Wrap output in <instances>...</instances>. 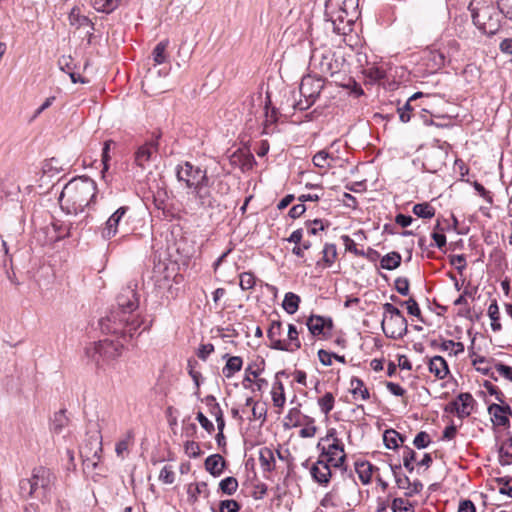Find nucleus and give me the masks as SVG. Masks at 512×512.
I'll return each instance as SVG.
<instances>
[{"label": "nucleus", "instance_id": "43", "mask_svg": "<svg viewBox=\"0 0 512 512\" xmlns=\"http://www.w3.org/2000/svg\"><path fill=\"white\" fill-rule=\"evenodd\" d=\"M440 349L442 351L451 350V354L458 355L464 352V344L462 342H455L453 340H443L440 344Z\"/></svg>", "mask_w": 512, "mask_h": 512}, {"label": "nucleus", "instance_id": "58", "mask_svg": "<svg viewBox=\"0 0 512 512\" xmlns=\"http://www.w3.org/2000/svg\"><path fill=\"white\" fill-rule=\"evenodd\" d=\"M185 453L191 458H197L201 455V449L197 442L187 441L184 444Z\"/></svg>", "mask_w": 512, "mask_h": 512}, {"label": "nucleus", "instance_id": "62", "mask_svg": "<svg viewBox=\"0 0 512 512\" xmlns=\"http://www.w3.org/2000/svg\"><path fill=\"white\" fill-rule=\"evenodd\" d=\"M67 423V418L64 414V411L61 410L60 412L55 414L54 420H53V429L56 433H60L63 429V427Z\"/></svg>", "mask_w": 512, "mask_h": 512}, {"label": "nucleus", "instance_id": "7", "mask_svg": "<svg viewBox=\"0 0 512 512\" xmlns=\"http://www.w3.org/2000/svg\"><path fill=\"white\" fill-rule=\"evenodd\" d=\"M317 447H321L319 458L327 461L328 464L335 468L344 466L346 453L342 441L337 437L335 428L327 430L326 435L320 439Z\"/></svg>", "mask_w": 512, "mask_h": 512}, {"label": "nucleus", "instance_id": "48", "mask_svg": "<svg viewBox=\"0 0 512 512\" xmlns=\"http://www.w3.org/2000/svg\"><path fill=\"white\" fill-rule=\"evenodd\" d=\"M114 144L115 143H114L113 140H107V141L104 142V146H103V149H102L103 169L101 171L103 176L105 175V172H107L108 169H109V161L111 160L110 147H111V145H114Z\"/></svg>", "mask_w": 512, "mask_h": 512}, {"label": "nucleus", "instance_id": "31", "mask_svg": "<svg viewBox=\"0 0 512 512\" xmlns=\"http://www.w3.org/2000/svg\"><path fill=\"white\" fill-rule=\"evenodd\" d=\"M499 462L502 466L512 464V436L506 439L500 446Z\"/></svg>", "mask_w": 512, "mask_h": 512}, {"label": "nucleus", "instance_id": "35", "mask_svg": "<svg viewBox=\"0 0 512 512\" xmlns=\"http://www.w3.org/2000/svg\"><path fill=\"white\" fill-rule=\"evenodd\" d=\"M412 211L417 217L423 219H431L435 216V208L428 202L415 204Z\"/></svg>", "mask_w": 512, "mask_h": 512}, {"label": "nucleus", "instance_id": "11", "mask_svg": "<svg viewBox=\"0 0 512 512\" xmlns=\"http://www.w3.org/2000/svg\"><path fill=\"white\" fill-rule=\"evenodd\" d=\"M160 135L153 137L140 145L134 153V163L142 170L146 169L158 151Z\"/></svg>", "mask_w": 512, "mask_h": 512}, {"label": "nucleus", "instance_id": "14", "mask_svg": "<svg viewBox=\"0 0 512 512\" xmlns=\"http://www.w3.org/2000/svg\"><path fill=\"white\" fill-rule=\"evenodd\" d=\"M282 323L280 320H272L267 330V338L270 341L269 347L274 350H291L285 340L281 339Z\"/></svg>", "mask_w": 512, "mask_h": 512}, {"label": "nucleus", "instance_id": "13", "mask_svg": "<svg viewBox=\"0 0 512 512\" xmlns=\"http://www.w3.org/2000/svg\"><path fill=\"white\" fill-rule=\"evenodd\" d=\"M128 210V206H121L107 219L101 229V236L103 239L109 240L117 234L119 224Z\"/></svg>", "mask_w": 512, "mask_h": 512}, {"label": "nucleus", "instance_id": "26", "mask_svg": "<svg viewBox=\"0 0 512 512\" xmlns=\"http://www.w3.org/2000/svg\"><path fill=\"white\" fill-rule=\"evenodd\" d=\"M350 392L355 399L360 397L362 400H368L370 398L369 390L365 387L363 380L358 377L351 378Z\"/></svg>", "mask_w": 512, "mask_h": 512}, {"label": "nucleus", "instance_id": "52", "mask_svg": "<svg viewBox=\"0 0 512 512\" xmlns=\"http://www.w3.org/2000/svg\"><path fill=\"white\" fill-rule=\"evenodd\" d=\"M504 18L512 22V0H495Z\"/></svg>", "mask_w": 512, "mask_h": 512}, {"label": "nucleus", "instance_id": "24", "mask_svg": "<svg viewBox=\"0 0 512 512\" xmlns=\"http://www.w3.org/2000/svg\"><path fill=\"white\" fill-rule=\"evenodd\" d=\"M224 358H227V362L222 369V373L224 377L231 378L236 372L241 370L243 360L239 356H229L228 354H225Z\"/></svg>", "mask_w": 512, "mask_h": 512}, {"label": "nucleus", "instance_id": "27", "mask_svg": "<svg viewBox=\"0 0 512 512\" xmlns=\"http://www.w3.org/2000/svg\"><path fill=\"white\" fill-rule=\"evenodd\" d=\"M69 23L72 26H75L76 28H80L82 26H90L91 29H94V24L92 21L85 15H82L80 13V9L77 7H74L69 15H68Z\"/></svg>", "mask_w": 512, "mask_h": 512}, {"label": "nucleus", "instance_id": "19", "mask_svg": "<svg viewBox=\"0 0 512 512\" xmlns=\"http://www.w3.org/2000/svg\"><path fill=\"white\" fill-rule=\"evenodd\" d=\"M342 159L343 156L335 155L334 151L321 150L313 156L312 162L316 167L326 169L332 166V162Z\"/></svg>", "mask_w": 512, "mask_h": 512}, {"label": "nucleus", "instance_id": "12", "mask_svg": "<svg viewBox=\"0 0 512 512\" xmlns=\"http://www.w3.org/2000/svg\"><path fill=\"white\" fill-rule=\"evenodd\" d=\"M383 332L391 339H402L408 333L406 318H383L381 322Z\"/></svg>", "mask_w": 512, "mask_h": 512}, {"label": "nucleus", "instance_id": "1", "mask_svg": "<svg viewBox=\"0 0 512 512\" xmlns=\"http://www.w3.org/2000/svg\"><path fill=\"white\" fill-rule=\"evenodd\" d=\"M136 290L137 283L130 282L118 294L116 306L106 317L100 319L101 331L115 335L123 342L104 339L88 347L86 349L88 357L97 364L100 361L108 362L118 358L124 348V342L132 339L142 325V320L134 314L139 307V296Z\"/></svg>", "mask_w": 512, "mask_h": 512}, {"label": "nucleus", "instance_id": "50", "mask_svg": "<svg viewBox=\"0 0 512 512\" xmlns=\"http://www.w3.org/2000/svg\"><path fill=\"white\" fill-rule=\"evenodd\" d=\"M206 405L209 407V412L211 415L215 417L223 416V412L221 410L220 405L216 402V398L213 395H208L205 397Z\"/></svg>", "mask_w": 512, "mask_h": 512}, {"label": "nucleus", "instance_id": "40", "mask_svg": "<svg viewBox=\"0 0 512 512\" xmlns=\"http://www.w3.org/2000/svg\"><path fill=\"white\" fill-rule=\"evenodd\" d=\"M490 361H494V359L488 360L484 356H476L475 358L472 359V365L475 366L476 370L478 372H480L481 374L489 376L493 380L497 381V377L494 376V373L491 371L490 367H488V366H485V367L477 366V365H480V364L488 363Z\"/></svg>", "mask_w": 512, "mask_h": 512}, {"label": "nucleus", "instance_id": "17", "mask_svg": "<svg viewBox=\"0 0 512 512\" xmlns=\"http://www.w3.org/2000/svg\"><path fill=\"white\" fill-rule=\"evenodd\" d=\"M421 60L426 66V70L429 73H434L445 65L446 56L440 50H427L423 53Z\"/></svg>", "mask_w": 512, "mask_h": 512}, {"label": "nucleus", "instance_id": "9", "mask_svg": "<svg viewBox=\"0 0 512 512\" xmlns=\"http://www.w3.org/2000/svg\"><path fill=\"white\" fill-rule=\"evenodd\" d=\"M190 195L191 196L188 200L191 204V209L208 211L214 210L220 205L217 198L212 193L209 180L206 183H202L197 188L191 190Z\"/></svg>", "mask_w": 512, "mask_h": 512}, {"label": "nucleus", "instance_id": "47", "mask_svg": "<svg viewBox=\"0 0 512 512\" xmlns=\"http://www.w3.org/2000/svg\"><path fill=\"white\" fill-rule=\"evenodd\" d=\"M240 287L242 290H250L256 284V277L252 272H243L239 275Z\"/></svg>", "mask_w": 512, "mask_h": 512}, {"label": "nucleus", "instance_id": "63", "mask_svg": "<svg viewBox=\"0 0 512 512\" xmlns=\"http://www.w3.org/2000/svg\"><path fill=\"white\" fill-rule=\"evenodd\" d=\"M159 479L165 484H172L175 480V473L170 466H164L160 471Z\"/></svg>", "mask_w": 512, "mask_h": 512}, {"label": "nucleus", "instance_id": "49", "mask_svg": "<svg viewBox=\"0 0 512 512\" xmlns=\"http://www.w3.org/2000/svg\"><path fill=\"white\" fill-rule=\"evenodd\" d=\"M488 413L493 417L492 420L494 424L502 427H508L510 425L508 416L496 412V410H492V404L488 406Z\"/></svg>", "mask_w": 512, "mask_h": 512}, {"label": "nucleus", "instance_id": "32", "mask_svg": "<svg viewBox=\"0 0 512 512\" xmlns=\"http://www.w3.org/2000/svg\"><path fill=\"white\" fill-rule=\"evenodd\" d=\"M401 261L402 257L400 253L393 251L381 258L380 266L386 270H394L400 266Z\"/></svg>", "mask_w": 512, "mask_h": 512}, {"label": "nucleus", "instance_id": "28", "mask_svg": "<svg viewBox=\"0 0 512 512\" xmlns=\"http://www.w3.org/2000/svg\"><path fill=\"white\" fill-rule=\"evenodd\" d=\"M300 406L301 404H298V406L293 407L288 411L283 424L285 428L298 427L302 424L303 414L301 413Z\"/></svg>", "mask_w": 512, "mask_h": 512}, {"label": "nucleus", "instance_id": "59", "mask_svg": "<svg viewBox=\"0 0 512 512\" xmlns=\"http://www.w3.org/2000/svg\"><path fill=\"white\" fill-rule=\"evenodd\" d=\"M305 225L308 228V233L310 235H316L318 231H323L325 229V225L321 219L308 220Z\"/></svg>", "mask_w": 512, "mask_h": 512}, {"label": "nucleus", "instance_id": "4", "mask_svg": "<svg viewBox=\"0 0 512 512\" xmlns=\"http://www.w3.org/2000/svg\"><path fill=\"white\" fill-rule=\"evenodd\" d=\"M55 481L54 473L44 466L33 468L31 476L23 478L18 484V494L21 499L45 500Z\"/></svg>", "mask_w": 512, "mask_h": 512}, {"label": "nucleus", "instance_id": "22", "mask_svg": "<svg viewBox=\"0 0 512 512\" xmlns=\"http://www.w3.org/2000/svg\"><path fill=\"white\" fill-rule=\"evenodd\" d=\"M378 470V468L374 467L368 461H356L355 462V471L358 474V477L362 484L367 485L371 482L373 472Z\"/></svg>", "mask_w": 512, "mask_h": 512}, {"label": "nucleus", "instance_id": "55", "mask_svg": "<svg viewBox=\"0 0 512 512\" xmlns=\"http://www.w3.org/2000/svg\"><path fill=\"white\" fill-rule=\"evenodd\" d=\"M240 508V504L233 499L222 500L219 504L220 512H238Z\"/></svg>", "mask_w": 512, "mask_h": 512}, {"label": "nucleus", "instance_id": "23", "mask_svg": "<svg viewBox=\"0 0 512 512\" xmlns=\"http://www.w3.org/2000/svg\"><path fill=\"white\" fill-rule=\"evenodd\" d=\"M225 460L220 454H213L206 458L205 468L213 476H219L224 469Z\"/></svg>", "mask_w": 512, "mask_h": 512}, {"label": "nucleus", "instance_id": "2", "mask_svg": "<svg viewBox=\"0 0 512 512\" xmlns=\"http://www.w3.org/2000/svg\"><path fill=\"white\" fill-rule=\"evenodd\" d=\"M97 185L89 177L82 176L70 180L62 189L59 202L67 213L78 214L94 203Z\"/></svg>", "mask_w": 512, "mask_h": 512}, {"label": "nucleus", "instance_id": "10", "mask_svg": "<svg viewBox=\"0 0 512 512\" xmlns=\"http://www.w3.org/2000/svg\"><path fill=\"white\" fill-rule=\"evenodd\" d=\"M324 88V80L322 77L308 74L301 80L299 93L303 98H309L310 103H315Z\"/></svg>", "mask_w": 512, "mask_h": 512}, {"label": "nucleus", "instance_id": "41", "mask_svg": "<svg viewBox=\"0 0 512 512\" xmlns=\"http://www.w3.org/2000/svg\"><path fill=\"white\" fill-rule=\"evenodd\" d=\"M219 488L223 493L233 495L238 488V481L235 477H226L220 481Z\"/></svg>", "mask_w": 512, "mask_h": 512}, {"label": "nucleus", "instance_id": "16", "mask_svg": "<svg viewBox=\"0 0 512 512\" xmlns=\"http://www.w3.org/2000/svg\"><path fill=\"white\" fill-rule=\"evenodd\" d=\"M475 400L470 393H460L451 403L452 411H455L459 418L468 417L473 410Z\"/></svg>", "mask_w": 512, "mask_h": 512}, {"label": "nucleus", "instance_id": "6", "mask_svg": "<svg viewBox=\"0 0 512 512\" xmlns=\"http://www.w3.org/2000/svg\"><path fill=\"white\" fill-rule=\"evenodd\" d=\"M343 66V62L335 57L331 48L321 46L314 48L310 55V72L320 77L334 76Z\"/></svg>", "mask_w": 512, "mask_h": 512}, {"label": "nucleus", "instance_id": "20", "mask_svg": "<svg viewBox=\"0 0 512 512\" xmlns=\"http://www.w3.org/2000/svg\"><path fill=\"white\" fill-rule=\"evenodd\" d=\"M284 371H279L275 375V382L272 387L271 396L273 405L277 408L282 409L286 402V397L284 393V385L283 383L278 379L280 375H284Z\"/></svg>", "mask_w": 512, "mask_h": 512}, {"label": "nucleus", "instance_id": "33", "mask_svg": "<svg viewBox=\"0 0 512 512\" xmlns=\"http://www.w3.org/2000/svg\"><path fill=\"white\" fill-rule=\"evenodd\" d=\"M188 495H189V500L193 503L198 500V497L200 495H203L204 497L207 498L209 496V490H208L207 483L206 482H198L195 484H190L188 487Z\"/></svg>", "mask_w": 512, "mask_h": 512}, {"label": "nucleus", "instance_id": "37", "mask_svg": "<svg viewBox=\"0 0 512 512\" xmlns=\"http://www.w3.org/2000/svg\"><path fill=\"white\" fill-rule=\"evenodd\" d=\"M317 403L321 412L327 416L334 408L335 397L331 392H326L322 397L318 398Z\"/></svg>", "mask_w": 512, "mask_h": 512}, {"label": "nucleus", "instance_id": "5", "mask_svg": "<svg viewBox=\"0 0 512 512\" xmlns=\"http://www.w3.org/2000/svg\"><path fill=\"white\" fill-rule=\"evenodd\" d=\"M474 25L487 35L496 34L501 28L502 12L498 5L483 4L480 7H475L474 3L469 6Z\"/></svg>", "mask_w": 512, "mask_h": 512}, {"label": "nucleus", "instance_id": "44", "mask_svg": "<svg viewBox=\"0 0 512 512\" xmlns=\"http://www.w3.org/2000/svg\"><path fill=\"white\" fill-rule=\"evenodd\" d=\"M399 305L400 306H405L406 309H407V312L410 315H412L414 317H417L420 321L423 322L421 310L419 308L418 303L416 302V300L414 298H409L406 301H399Z\"/></svg>", "mask_w": 512, "mask_h": 512}, {"label": "nucleus", "instance_id": "3", "mask_svg": "<svg viewBox=\"0 0 512 512\" xmlns=\"http://www.w3.org/2000/svg\"><path fill=\"white\" fill-rule=\"evenodd\" d=\"M360 15L359 0H327L325 3V20L338 35L350 33Z\"/></svg>", "mask_w": 512, "mask_h": 512}, {"label": "nucleus", "instance_id": "34", "mask_svg": "<svg viewBox=\"0 0 512 512\" xmlns=\"http://www.w3.org/2000/svg\"><path fill=\"white\" fill-rule=\"evenodd\" d=\"M337 258V248L335 244L326 243L322 250V259L317 264L323 262L324 266L331 267Z\"/></svg>", "mask_w": 512, "mask_h": 512}, {"label": "nucleus", "instance_id": "61", "mask_svg": "<svg viewBox=\"0 0 512 512\" xmlns=\"http://www.w3.org/2000/svg\"><path fill=\"white\" fill-rule=\"evenodd\" d=\"M395 289L399 294L407 296L409 294V280L406 277H398L395 280Z\"/></svg>", "mask_w": 512, "mask_h": 512}, {"label": "nucleus", "instance_id": "57", "mask_svg": "<svg viewBox=\"0 0 512 512\" xmlns=\"http://www.w3.org/2000/svg\"><path fill=\"white\" fill-rule=\"evenodd\" d=\"M483 387L487 390V392L492 395V396H495V399L500 402V403H504V394L499 390V388L497 386H495L494 384H492L490 381H484L483 383Z\"/></svg>", "mask_w": 512, "mask_h": 512}, {"label": "nucleus", "instance_id": "46", "mask_svg": "<svg viewBox=\"0 0 512 512\" xmlns=\"http://www.w3.org/2000/svg\"><path fill=\"white\" fill-rule=\"evenodd\" d=\"M416 460V452L410 447L406 446L403 452V465L409 473L414 471L413 462Z\"/></svg>", "mask_w": 512, "mask_h": 512}, {"label": "nucleus", "instance_id": "21", "mask_svg": "<svg viewBox=\"0 0 512 512\" xmlns=\"http://www.w3.org/2000/svg\"><path fill=\"white\" fill-rule=\"evenodd\" d=\"M428 368L430 373L438 379H444L449 373V367L442 356H434L429 360Z\"/></svg>", "mask_w": 512, "mask_h": 512}, {"label": "nucleus", "instance_id": "54", "mask_svg": "<svg viewBox=\"0 0 512 512\" xmlns=\"http://www.w3.org/2000/svg\"><path fill=\"white\" fill-rule=\"evenodd\" d=\"M430 442H431L430 436L425 431L419 432L413 440V444L417 449L426 448L430 444Z\"/></svg>", "mask_w": 512, "mask_h": 512}, {"label": "nucleus", "instance_id": "30", "mask_svg": "<svg viewBox=\"0 0 512 512\" xmlns=\"http://www.w3.org/2000/svg\"><path fill=\"white\" fill-rule=\"evenodd\" d=\"M95 444H96V448H95L92 456H90V453H88L85 450V447H82L80 449V454H81V457L83 458L84 462H87V465L91 464L94 469L98 465L97 460L100 459V453L102 452V442H101V440L96 439L95 440Z\"/></svg>", "mask_w": 512, "mask_h": 512}, {"label": "nucleus", "instance_id": "60", "mask_svg": "<svg viewBox=\"0 0 512 512\" xmlns=\"http://www.w3.org/2000/svg\"><path fill=\"white\" fill-rule=\"evenodd\" d=\"M341 238L347 251L353 253L356 256H364V251L359 250L356 247L354 240H352L348 235H343Z\"/></svg>", "mask_w": 512, "mask_h": 512}, {"label": "nucleus", "instance_id": "64", "mask_svg": "<svg viewBox=\"0 0 512 512\" xmlns=\"http://www.w3.org/2000/svg\"><path fill=\"white\" fill-rule=\"evenodd\" d=\"M495 369L505 379L512 381V367L501 362L495 363Z\"/></svg>", "mask_w": 512, "mask_h": 512}, {"label": "nucleus", "instance_id": "39", "mask_svg": "<svg viewBox=\"0 0 512 512\" xmlns=\"http://www.w3.org/2000/svg\"><path fill=\"white\" fill-rule=\"evenodd\" d=\"M168 40L160 41L154 48L152 52L153 60L156 64H162L166 62L167 55H166V49L168 47Z\"/></svg>", "mask_w": 512, "mask_h": 512}, {"label": "nucleus", "instance_id": "45", "mask_svg": "<svg viewBox=\"0 0 512 512\" xmlns=\"http://www.w3.org/2000/svg\"><path fill=\"white\" fill-rule=\"evenodd\" d=\"M397 437H400V433H398L394 429H389L384 432L383 441L385 446L388 449H396L398 448Z\"/></svg>", "mask_w": 512, "mask_h": 512}, {"label": "nucleus", "instance_id": "25", "mask_svg": "<svg viewBox=\"0 0 512 512\" xmlns=\"http://www.w3.org/2000/svg\"><path fill=\"white\" fill-rule=\"evenodd\" d=\"M259 462L264 472H272L275 469V457L272 449L263 447L259 451Z\"/></svg>", "mask_w": 512, "mask_h": 512}, {"label": "nucleus", "instance_id": "56", "mask_svg": "<svg viewBox=\"0 0 512 512\" xmlns=\"http://www.w3.org/2000/svg\"><path fill=\"white\" fill-rule=\"evenodd\" d=\"M384 309V318H405L402 312L393 304L385 303L383 304Z\"/></svg>", "mask_w": 512, "mask_h": 512}, {"label": "nucleus", "instance_id": "36", "mask_svg": "<svg viewBox=\"0 0 512 512\" xmlns=\"http://www.w3.org/2000/svg\"><path fill=\"white\" fill-rule=\"evenodd\" d=\"M488 316L491 319V328L494 332H498L502 329L500 320V312L497 304V300L493 299L488 307Z\"/></svg>", "mask_w": 512, "mask_h": 512}, {"label": "nucleus", "instance_id": "15", "mask_svg": "<svg viewBox=\"0 0 512 512\" xmlns=\"http://www.w3.org/2000/svg\"><path fill=\"white\" fill-rule=\"evenodd\" d=\"M331 465L319 458L310 468L311 477L321 486H327L332 477Z\"/></svg>", "mask_w": 512, "mask_h": 512}, {"label": "nucleus", "instance_id": "29", "mask_svg": "<svg viewBox=\"0 0 512 512\" xmlns=\"http://www.w3.org/2000/svg\"><path fill=\"white\" fill-rule=\"evenodd\" d=\"M300 302L301 299L297 294L287 292L284 296L282 307L288 314L293 315L299 309Z\"/></svg>", "mask_w": 512, "mask_h": 512}, {"label": "nucleus", "instance_id": "42", "mask_svg": "<svg viewBox=\"0 0 512 512\" xmlns=\"http://www.w3.org/2000/svg\"><path fill=\"white\" fill-rule=\"evenodd\" d=\"M90 4L97 12L110 14L115 11V6L112 0H90Z\"/></svg>", "mask_w": 512, "mask_h": 512}, {"label": "nucleus", "instance_id": "53", "mask_svg": "<svg viewBox=\"0 0 512 512\" xmlns=\"http://www.w3.org/2000/svg\"><path fill=\"white\" fill-rule=\"evenodd\" d=\"M414 110L412 106V102L407 100L406 103L402 107H398L397 111L399 113V118L401 122L407 123L411 119V113Z\"/></svg>", "mask_w": 512, "mask_h": 512}, {"label": "nucleus", "instance_id": "18", "mask_svg": "<svg viewBox=\"0 0 512 512\" xmlns=\"http://www.w3.org/2000/svg\"><path fill=\"white\" fill-rule=\"evenodd\" d=\"M306 325L313 336L325 335V328L331 330L333 327L331 318H325L319 315H311L307 319Z\"/></svg>", "mask_w": 512, "mask_h": 512}, {"label": "nucleus", "instance_id": "51", "mask_svg": "<svg viewBox=\"0 0 512 512\" xmlns=\"http://www.w3.org/2000/svg\"><path fill=\"white\" fill-rule=\"evenodd\" d=\"M132 438H133V434L131 431H129L123 439L119 440L116 443L115 451H116L117 456L123 457L124 452H126L128 450V447H129V444H130Z\"/></svg>", "mask_w": 512, "mask_h": 512}, {"label": "nucleus", "instance_id": "38", "mask_svg": "<svg viewBox=\"0 0 512 512\" xmlns=\"http://www.w3.org/2000/svg\"><path fill=\"white\" fill-rule=\"evenodd\" d=\"M287 345L291 347V350H287L288 352H294L301 348V341L299 339V332L295 325H288V341H286Z\"/></svg>", "mask_w": 512, "mask_h": 512}, {"label": "nucleus", "instance_id": "8", "mask_svg": "<svg viewBox=\"0 0 512 512\" xmlns=\"http://www.w3.org/2000/svg\"><path fill=\"white\" fill-rule=\"evenodd\" d=\"M175 173L178 182L184 183L190 191L202 183H206L209 179L206 169H202L189 161L178 164Z\"/></svg>", "mask_w": 512, "mask_h": 512}]
</instances>
